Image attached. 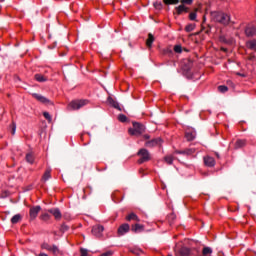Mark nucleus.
Listing matches in <instances>:
<instances>
[{
	"label": "nucleus",
	"instance_id": "obj_2",
	"mask_svg": "<svg viewBox=\"0 0 256 256\" xmlns=\"http://www.w3.org/2000/svg\"><path fill=\"white\" fill-rule=\"evenodd\" d=\"M128 133L129 135H134L136 137H139V135H143V133H145V125L139 122H134L133 128H130L128 130Z\"/></svg>",
	"mask_w": 256,
	"mask_h": 256
},
{
	"label": "nucleus",
	"instance_id": "obj_20",
	"mask_svg": "<svg viewBox=\"0 0 256 256\" xmlns=\"http://www.w3.org/2000/svg\"><path fill=\"white\" fill-rule=\"evenodd\" d=\"M154 41H155V36H153V34L149 33L148 38L146 40V46L148 47V49H151L153 47Z\"/></svg>",
	"mask_w": 256,
	"mask_h": 256
},
{
	"label": "nucleus",
	"instance_id": "obj_31",
	"mask_svg": "<svg viewBox=\"0 0 256 256\" xmlns=\"http://www.w3.org/2000/svg\"><path fill=\"white\" fill-rule=\"evenodd\" d=\"M164 5H177L179 0H163Z\"/></svg>",
	"mask_w": 256,
	"mask_h": 256
},
{
	"label": "nucleus",
	"instance_id": "obj_12",
	"mask_svg": "<svg viewBox=\"0 0 256 256\" xmlns=\"http://www.w3.org/2000/svg\"><path fill=\"white\" fill-rule=\"evenodd\" d=\"M176 15H183L185 13H189V7L184 4H180L178 7H175Z\"/></svg>",
	"mask_w": 256,
	"mask_h": 256
},
{
	"label": "nucleus",
	"instance_id": "obj_29",
	"mask_svg": "<svg viewBox=\"0 0 256 256\" xmlns=\"http://www.w3.org/2000/svg\"><path fill=\"white\" fill-rule=\"evenodd\" d=\"M196 25L195 24H188L185 26L186 33H191V31L195 30Z\"/></svg>",
	"mask_w": 256,
	"mask_h": 256
},
{
	"label": "nucleus",
	"instance_id": "obj_3",
	"mask_svg": "<svg viewBox=\"0 0 256 256\" xmlns=\"http://www.w3.org/2000/svg\"><path fill=\"white\" fill-rule=\"evenodd\" d=\"M214 20L221 25H229L231 16L223 12H214Z\"/></svg>",
	"mask_w": 256,
	"mask_h": 256
},
{
	"label": "nucleus",
	"instance_id": "obj_13",
	"mask_svg": "<svg viewBox=\"0 0 256 256\" xmlns=\"http://www.w3.org/2000/svg\"><path fill=\"white\" fill-rule=\"evenodd\" d=\"M197 137V132L193 129H187L185 132V139L187 141H193Z\"/></svg>",
	"mask_w": 256,
	"mask_h": 256
},
{
	"label": "nucleus",
	"instance_id": "obj_14",
	"mask_svg": "<svg viewBox=\"0 0 256 256\" xmlns=\"http://www.w3.org/2000/svg\"><path fill=\"white\" fill-rule=\"evenodd\" d=\"M177 255L178 256H195L193 255V251L187 247H182L181 249H179Z\"/></svg>",
	"mask_w": 256,
	"mask_h": 256
},
{
	"label": "nucleus",
	"instance_id": "obj_15",
	"mask_svg": "<svg viewBox=\"0 0 256 256\" xmlns=\"http://www.w3.org/2000/svg\"><path fill=\"white\" fill-rule=\"evenodd\" d=\"M32 96L34 97V99H36L40 103H44V105L51 103V101L48 98H46L45 96H42L40 94L34 93V94H32Z\"/></svg>",
	"mask_w": 256,
	"mask_h": 256
},
{
	"label": "nucleus",
	"instance_id": "obj_25",
	"mask_svg": "<svg viewBox=\"0 0 256 256\" xmlns=\"http://www.w3.org/2000/svg\"><path fill=\"white\" fill-rule=\"evenodd\" d=\"M247 145V140H237L235 143V149H241Z\"/></svg>",
	"mask_w": 256,
	"mask_h": 256
},
{
	"label": "nucleus",
	"instance_id": "obj_42",
	"mask_svg": "<svg viewBox=\"0 0 256 256\" xmlns=\"http://www.w3.org/2000/svg\"><path fill=\"white\" fill-rule=\"evenodd\" d=\"M174 51H175V53H182L183 48L181 47V45H175L174 46Z\"/></svg>",
	"mask_w": 256,
	"mask_h": 256
},
{
	"label": "nucleus",
	"instance_id": "obj_5",
	"mask_svg": "<svg viewBox=\"0 0 256 256\" xmlns=\"http://www.w3.org/2000/svg\"><path fill=\"white\" fill-rule=\"evenodd\" d=\"M89 103L87 100H73L67 106L68 111H77Z\"/></svg>",
	"mask_w": 256,
	"mask_h": 256
},
{
	"label": "nucleus",
	"instance_id": "obj_27",
	"mask_svg": "<svg viewBox=\"0 0 256 256\" xmlns=\"http://www.w3.org/2000/svg\"><path fill=\"white\" fill-rule=\"evenodd\" d=\"M26 161H27V163H30L31 165H33V163H35V156L33 155V153L26 154Z\"/></svg>",
	"mask_w": 256,
	"mask_h": 256
},
{
	"label": "nucleus",
	"instance_id": "obj_16",
	"mask_svg": "<svg viewBox=\"0 0 256 256\" xmlns=\"http://www.w3.org/2000/svg\"><path fill=\"white\" fill-rule=\"evenodd\" d=\"M245 35L246 37H254L256 35V27L253 25H249L245 29Z\"/></svg>",
	"mask_w": 256,
	"mask_h": 256
},
{
	"label": "nucleus",
	"instance_id": "obj_50",
	"mask_svg": "<svg viewBox=\"0 0 256 256\" xmlns=\"http://www.w3.org/2000/svg\"><path fill=\"white\" fill-rule=\"evenodd\" d=\"M236 75H239L240 77H245V74L236 73Z\"/></svg>",
	"mask_w": 256,
	"mask_h": 256
},
{
	"label": "nucleus",
	"instance_id": "obj_7",
	"mask_svg": "<svg viewBox=\"0 0 256 256\" xmlns=\"http://www.w3.org/2000/svg\"><path fill=\"white\" fill-rule=\"evenodd\" d=\"M196 151L195 148H186L183 150H176L174 153H176V155H184V157H191Z\"/></svg>",
	"mask_w": 256,
	"mask_h": 256
},
{
	"label": "nucleus",
	"instance_id": "obj_40",
	"mask_svg": "<svg viewBox=\"0 0 256 256\" xmlns=\"http://www.w3.org/2000/svg\"><path fill=\"white\" fill-rule=\"evenodd\" d=\"M43 117H45V119L51 123V121H53V119L51 118V114H49V112H43Z\"/></svg>",
	"mask_w": 256,
	"mask_h": 256
},
{
	"label": "nucleus",
	"instance_id": "obj_52",
	"mask_svg": "<svg viewBox=\"0 0 256 256\" xmlns=\"http://www.w3.org/2000/svg\"><path fill=\"white\" fill-rule=\"evenodd\" d=\"M3 2H5V0H0V3H3Z\"/></svg>",
	"mask_w": 256,
	"mask_h": 256
},
{
	"label": "nucleus",
	"instance_id": "obj_53",
	"mask_svg": "<svg viewBox=\"0 0 256 256\" xmlns=\"http://www.w3.org/2000/svg\"><path fill=\"white\" fill-rule=\"evenodd\" d=\"M168 256H173V255L170 254V255H168Z\"/></svg>",
	"mask_w": 256,
	"mask_h": 256
},
{
	"label": "nucleus",
	"instance_id": "obj_24",
	"mask_svg": "<svg viewBox=\"0 0 256 256\" xmlns=\"http://www.w3.org/2000/svg\"><path fill=\"white\" fill-rule=\"evenodd\" d=\"M246 47L251 51H256V40H250L246 43Z\"/></svg>",
	"mask_w": 256,
	"mask_h": 256
},
{
	"label": "nucleus",
	"instance_id": "obj_9",
	"mask_svg": "<svg viewBox=\"0 0 256 256\" xmlns=\"http://www.w3.org/2000/svg\"><path fill=\"white\" fill-rule=\"evenodd\" d=\"M41 211V206H34L30 208L29 215L30 219L33 221L34 219H37V215H39Z\"/></svg>",
	"mask_w": 256,
	"mask_h": 256
},
{
	"label": "nucleus",
	"instance_id": "obj_6",
	"mask_svg": "<svg viewBox=\"0 0 256 256\" xmlns=\"http://www.w3.org/2000/svg\"><path fill=\"white\" fill-rule=\"evenodd\" d=\"M103 231H105L103 225L98 224L92 227V235H94V237H97L98 239L103 237Z\"/></svg>",
	"mask_w": 256,
	"mask_h": 256
},
{
	"label": "nucleus",
	"instance_id": "obj_48",
	"mask_svg": "<svg viewBox=\"0 0 256 256\" xmlns=\"http://www.w3.org/2000/svg\"><path fill=\"white\" fill-rule=\"evenodd\" d=\"M207 21V16H203V21H202V25H205V22Z\"/></svg>",
	"mask_w": 256,
	"mask_h": 256
},
{
	"label": "nucleus",
	"instance_id": "obj_21",
	"mask_svg": "<svg viewBox=\"0 0 256 256\" xmlns=\"http://www.w3.org/2000/svg\"><path fill=\"white\" fill-rule=\"evenodd\" d=\"M108 103L109 105L114 107V109H118V111H121V106H119V102L115 101L112 97H108Z\"/></svg>",
	"mask_w": 256,
	"mask_h": 256
},
{
	"label": "nucleus",
	"instance_id": "obj_35",
	"mask_svg": "<svg viewBox=\"0 0 256 256\" xmlns=\"http://www.w3.org/2000/svg\"><path fill=\"white\" fill-rule=\"evenodd\" d=\"M218 91H220V93H227V91H229V88L225 85H220L218 86Z\"/></svg>",
	"mask_w": 256,
	"mask_h": 256
},
{
	"label": "nucleus",
	"instance_id": "obj_1",
	"mask_svg": "<svg viewBox=\"0 0 256 256\" xmlns=\"http://www.w3.org/2000/svg\"><path fill=\"white\" fill-rule=\"evenodd\" d=\"M41 249L52 253L54 256H63V250L59 249V246L55 244H49L47 242H43L41 244Z\"/></svg>",
	"mask_w": 256,
	"mask_h": 256
},
{
	"label": "nucleus",
	"instance_id": "obj_34",
	"mask_svg": "<svg viewBox=\"0 0 256 256\" xmlns=\"http://www.w3.org/2000/svg\"><path fill=\"white\" fill-rule=\"evenodd\" d=\"M153 6L158 10V11H161V9H163V3L162 2H159V1H156L153 3Z\"/></svg>",
	"mask_w": 256,
	"mask_h": 256
},
{
	"label": "nucleus",
	"instance_id": "obj_10",
	"mask_svg": "<svg viewBox=\"0 0 256 256\" xmlns=\"http://www.w3.org/2000/svg\"><path fill=\"white\" fill-rule=\"evenodd\" d=\"M161 143H163V140L161 139V137L158 138H154L152 140H149L145 143L146 147H157V145H161Z\"/></svg>",
	"mask_w": 256,
	"mask_h": 256
},
{
	"label": "nucleus",
	"instance_id": "obj_46",
	"mask_svg": "<svg viewBox=\"0 0 256 256\" xmlns=\"http://www.w3.org/2000/svg\"><path fill=\"white\" fill-rule=\"evenodd\" d=\"M61 231H69V226H67V224H62Z\"/></svg>",
	"mask_w": 256,
	"mask_h": 256
},
{
	"label": "nucleus",
	"instance_id": "obj_44",
	"mask_svg": "<svg viewBox=\"0 0 256 256\" xmlns=\"http://www.w3.org/2000/svg\"><path fill=\"white\" fill-rule=\"evenodd\" d=\"M80 255L81 256H87V255H89V252L87 251V249L81 248L80 249Z\"/></svg>",
	"mask_w": 256,
	"mask_h": 256
},
{
	"label": "nucleus",
	"instance_id": "obj_37",
	"mask_svg": "<svg viewBox=\"0 0 256 256\" xmlns=\"http://www.w3.org/2000/svg\"><path fill=\"white\" fill-rule=\"evenodd\" d=\"M202 31H205L206 35H209L211 33V25L208 24L205 28V25L202 24Z\"/></svg>",
	"mask_w": 256,
	"mask_h": 256
},
{
	"label": "nucleus",
	"instance_id": "obj_49",
	"mask_svg": "<svg viewBox=\"0 0 256 256\" xmlns=\"http://www.w3.org/2000/svg\"><path fill=\"white\" fill-rule=\"evenodd\" d=\"M144 139H151V136L149 134L144 135Z\"/></svg>",
	"mask_w": 256,
	"mask_h": 256
},
{
	"label": "nucleus",
	"instance_id": "obj_26",
	"mask_svg": "<svg viewBox=\"0 0 256 256\" xmlns=\"http://www.w3.org/2000/svg\"><path fill=\"white\" fill-rule=\"evenodd\" d=\"M21 219H23V217L21 216V214H16L11 218V223L12 225H17V223H19V221H21Z\"/></svg>",
	"mask_w": 256,
	"mask_h": 256
},
{
	"label": "nucleus",
	"instance_id": "obj_11",
	"mask_svg": "<svg viewBox=\"0 0 256 256\" xmlns=\"http://www.w3.org/2000/svg\"><path fill=\"white\" fill-rule=\"evenodd\" d=\"M132 233H143L145 231V225L140 223H135L131 225Z\"/></svg>",
	"mask_w": 256,
	"mask_h": 256
},
{
	"label": "nucleus",
	"instance_id": "obj_17",
	"mask_svg": "<svg viewBox=\"0 0 256 256\" xmlns=\"http://www.w3.org/2000/svg\"><path fill=\"white\" fill-rule=\"evenodd\" d=\"M204 165L206 167H215V158L211 156L204 157Z\"/></svg>",
	"mask_w": 256,
	"mask_h": 256
},
{
	"label": "nucleus",
	"instance_id": "obj_4",
	"mask_svg": "<svg viewBox=\"0 0 256 256\" xmlns=\"http://www.w3.org/2000/svg\"><path fill=\"white\" fill-rule=\"evenodd\" d=\"M138 157L140 159L137 161L139 165H143V163H147V161H151V154L149 153V150L142 148L137 152Z\"/></svg>",
	"mask_w": 256,
	"mask_h": 256
},
{
	"label": "nucleus",
	"instance_id": "obj_8",
	"mask_svg": "<svg viewBox=\"0 0 256 256\" xmlns=\"http://www.w3.org/2000/svg\"><path fill=\"white\" fill-rule=\"evenodd\" d=\"M129 231H131V226L128 223H124L119 226L117 233L119 237H122V235L129 233Z\"/></svg>",
	"mask_w": 256,
	"mask_h": 256
},
{
	"label": "nucleus",
	"instance_id": "obj_51",
	"mask_svg": "<svg viewBox=\"0 0 256 256\" xmlns=\"http://www.w3.org/2000/svg\"><path fill=\"white\" fill-rule=\"evenodd\" d=\"M215 155H216V157L219 159V157H220V156H219V153H215Z\"/></svg>",
	"mask_w": 256,
	"mask_h": 256
},
{
	"label": "nucleus",
	"instance_id": "obj_19",
	"mask_svg": "<svg viewBox=\"0 0 256 256\" xmlns=\"http://www.w3.org/2000/svg\"><path fill=\"white\" fill-rule=\"evenodd\" d=\"M126 221H136V223H139L141 221V219H139V216H137V214L131 212L130 214H128L125 217Z\"/></svg>",
	"mask_w": 256,
	"mask_h": 256
},
{
	"label": "nucleus",
	"instance_id": "obj_33",
	"mask_svg": "<svg viewBox=\"0 0 256 256\" xmlns=\"http://www.w3.org/2000/svg\"><path fill=\"white\" fill-rule=\"evenodd\" d=\"M175 219H177V216L175 215V213H170L168 215V221L170 224L175 223Z\"/></svg>",
	"mask_w": 256,
	"mask_h": 256
},
{
	"label": "nucleus",
	"instance_id": "obj_18",
	"mask_svg": "<svg viewBox=\"0 0 256 256\" xmlns=\"http://www.w3.org/2000/svg\"><path fill=\"white\" fill-rule=\"evenodd\" d=\"M48 211L51 213V215L55 217L57 221H59L61 217H63V215L61 214V210H59V208L50 209Z\"/></svg>",
	"mask_w": 256,
	"mask_h": 256
},
{
	"label": "nucleus",
	"instance_id": "obj_39",
	"mask_svg": "<svg viewBox=\"0 0 256 256\" xmlns=\"http://www.w3.org/2000/svg\"><path fill=\"white\" fill-rule=\"evenodd\" d=\"M10 129L11 135H15V131H17V124L15 122H12V124L10 125Z\"/></svg>",
	"mask_w": 256,
	"mask_h": 256
},
{
	"label": "nucleus",
	"instance_id": "obj_47",
	"mask_svg": "<svg viewBox=\"0 0 256 256\" xmlns=\"http://www.w3.org/2000/svg\"><path fill=\"white\" fill-rule=\"evenodd\" d=\"M248 60H249V61H255V55H250V56L248 57Z\"/></svg>",
	"mask_w": 256,
	"mask_h": 256
},
{
	"label": "nucleus",
	"instance_id": "obj_38",
	"mask_svg": "<svg viewBox=\"0 0 256 256\" xmlns=\"http://www.w3.org/2000/svg\"><path fill=\"white\" fill-rule=\"evenodd\" d=\"M118 120L120 121V123H127V116H125V114H120L118 116Z\"/></svg>",
	"mask_w": 256,
	"mask_h": 256
},
{
	"label": "nucleus",
	"instance_id": "obj_23",
	"mask_svg": "<svg viewBox=\"0 0 256 256\" xmlns=\"http://www.w3.org/2000/svg\"><path fill=\"white\" fill-rule=\"evenodd\" d=\"M34 78L36 81H38V83H45V81H47V77L43 74H35Z\"/></svg>",
	"mask_w": 256,
	"mask_h": 256
},
{
	"label": "nucleus",
	"instance_id": "obj_45",
	"mask_svg": "<svg viewBox=\"0 0 256 256\" xmlns=\"http://www.w3.org/2000/svg\"><path fill=\"white\" fill-rule=\"evenodd\" d=\"M131 253H133L134 255H141V253L143 252L139 249H134V250H131Z\"/></svg>",
	"mask_w": 256,
	"mask_h": 256
},
{
	"label": "nucleus",
	"instance_id": "obj_36",
	"mask_svg": "<svg viewBox=\"0 0 256 256\" xmlns=\"http://www.w3.org/2000/svg\"><path fill=\"white\" fill-rule=\"evenodd\" d=\"M41 221H49L51 219V215L48 213H44L40 216Z\"/></svg>",
	"mask_w": 256,
	"mask_h": 256
},
{
	"label": "nucleus",
	"instance_id": "obj_32",
	"mask_svg": "<svg viewBox=\"0 0 256 256\" xmlns=\"http://www.w3.org/2000/svg\"><path fill=\"white\" fill-rule=\"evenodd\" d=\"M164 161L167 163V165H173V156L171 155L165 156Z\"/></svg>",
	"mask_w": 256,
	"mask_h": 256
},
{
	"label": "nucleus",
	"instance_id": "obj_28",
	"mask_svg": "<svg viewBox=\"0 0 256 256\" xmlns=\"http://www.w3.org/2000/svg\"><path fill=\"white\" fill-rule=\"evenodd\" d=\"M197 11H199V8L194 9V11L189 14L190 21H197Z\"/></svg>",
	"mask_w": 256,
	"mask_h": 256
},
{
	"label": "nucleus",
	"instance_id": "obj_41",
	"mask_svg": "<svg viewBox=\"0 0 256 256\" xmlns=\"http://www.w3.org/2000/svg\"><path fill=\"white\" fill-rule=\"evenodd\" d=\"M181 5H193V0H180Z\"/></svg>",
	"mask_w": 256,
	"mask_h": 256
},
{
	"label": "nucleus",
	"instance_id": "obj_22",
	"mask_svg": "<svg viewBox=\"0 0 256 256\" xmlns=\"http://www.w3.org/2000/svg\"><path fill=\"white\" fill-rule=\"evenodd\" d=\"M51 179V168H47L42 176V181L47 182Z\"/></svg>",
	"mask_w": 256,
	"mask_h": 256
},
{
	"label": "nucleus",
	"instance_id": "obj_43",
	"mask_svg": "<svg viewBox=\"0 0 256 256\" xmlns=\"http://www.w3.org/2000/svg\"><path fill=\"white\" fill-rule=\"evenodd\" d=\"M219 41H220V43H229V41L227 40L225 35H220L219 36Z\"/></svg>",
	"mask_w": 256,
	"mask_h": 256
},
{
	"label": "nucleus",
	"instance_id": "obj_30",
	"mask_svg": "<svg viewBox=\"0 0 256 256\" xmlns=\"http://www.w3.org/2000/svg\"><path fill=\"white\" fill-rule=\"evenodd\" d=\"M211 253H213V250L209 247H204L202 250V256L211 255Z\"/></svg>",
	"mask_w": 256,
	"mask_h": 256
}]
</instances>
